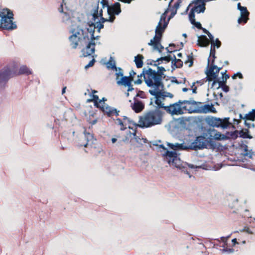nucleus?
<instances>
[{"label":"nucleus","instance_id":"4d7b16f0","mask_svg":"<svg viewBox=\"0 0 255 255\" xmlns=\"http://www.w3.org/2000/svg\"><path fill=\"white\" fill-rule=\"evenodd\" d=\"M146 70L144 68L143 69V71L142 73L140 74L142 76H143V78H144L145 76L146 75Z\"/></svg>","mask_w":255,"mask_h":255},{"label":"nucleus","instance_id":"6ab92c4d","mask_svg":"<svg viewBox=\"0 0 255 255\" xmlns=\"http://www.w3.org/2000/svg\"><path fill=\"white\" fill-rule=\"evenodd\" d=\"M118 85H124L125 86H128V92L132 91L134 90V88L131 84V81L128 77H124L122 80L118 82Z\"/></svg>","mask_w":255,"mask_h":255},{"label":"nucleus","instance_id":"cd10ccee","mask_svg":"<svg viewBox=\"0 0 255 255\" xmlns=\"http://www.w3.org/2000/svg\"><path fill=\"white\" fill-rule=\"evenodd\" d=\"M107 67L108 68H111L115 71L118 70V67H117L116 66V62L112 57H110L109 61L107 63Z\"/></svg>","mask_w":255,"mask_h":255},{"label":"nucleus","instance_id":"8fccbe9b","mask_svg":"<svg viewBox=\"0 0 255 255\" xmlns=\"http://www.w3.org/2000/svg\"><path fill=\"white\" fill-rule=\"evenodd\" d=\"M222 90L225 92H228L229 91V87L227 86L226 84L223 85L222 87H221Z\"/></svg>","mask_w":255,"mask_h":255},{"label":"nucleus","instance_id":"4be33fe9","mask_svg":"<svg viewBox=\"0 0 255 255\" xmlns=\"http://www.w3.org/2000/svg\"><path fill=\"white\" fill-rule=\"evenodd\" d=\"M115 75L116 76V80L117 83L118 85V82L122 80L125 77L123 76V69L121 68L118 67V70L116 71V73H115Z\"/></svg>","mask_w":255,"mask_h":255},{"label":"nucleus","instance_id":"a211bd4d","mask_svg":"<svg viewBox=\"0 0 255 255\" xmlns=\"http://www.w3.org/2000/svg\"><path fill=\"white\" fill-rule=\"evenodd\" d=\"M12 76L13 74L9 68L4 69L0 72V83L5 82Z\"/></svg>","mask_w":255,"mask_h":255},{"label":"nucleus","instance_id":"2f4dec72","mask_svg":"<svg viewBox=\"0 0 255 255\" xmlns=\"http://www.w3.org/2000/svg\"><path fill=\"white\" fill-rule=\"evenodd\" d=\"M183 0H178L174 4L172 7H169V11L172 12H174L175 11L176 13H177V9L180 6V4L181 3Z\"/></svg>","mask_w":255,"mask_h":255},{"label":"nucleus","instance_id":"4c0bfd02","mask_svg":"<svg viewBox=\"0 0 255 255\" xmlns=\"http://www.w3.org/2000/svg\"><path fill=\"white\" fill-rule=\"evenodd\" d=\"M135 97H139L142 99L146 98V95L143 91L138 90Z\"/></svg>","mask_w":255,"mask_h":255},{"label":"nucleus","instance_id":"69168bd1","mask_svg":"<svg viewBox=\"0 0 255 255\" xmlns=\"http://www.w3.org/2000/svg\"><path fill=\"white\" fill-rule=\"evenodd\" d=\"M97 122V120H93L92 121H91V122H90V124H91L92 125H95Z\"/></svg>","mask_w":255,"mask_h":255},{"label":"nucleus","instance_id":"ddd939ff","mask_svg":"<svg viewBox=\"0 0 255 255\" xmlns=\"http://www.w3.org/2000/svg\"><path fill=\"white\" fill-rule=\"evenodd\" d=\"M86 44V47L82 50V52L83 56L87 57L88 56H92L93 57V54H94L95 51V42L92 41L86 40L84 41L83 45Z\"/></svg>","mask_w":255,"mask_h":255},{"label":"nucleus","instance_id":"f03ea898","mask_svg":"<svg viewBox=\"0 0 255 255\" xmlns=\"http://www.w3.org/2000/svg\"><path fill=\"white\" fill-rule=\"evenodd\" d=\"M155 70L149 68L146 70V75L144 77V81L146 85L150 88L149 93L155 98V103L157 107H162L161 102H163L166 97L172 98V94L163 90L164 84L162 79Z\"/></svg>","mask_w":255,"mask_h":255},{"label":"nucleus","instance_id":"20e7f679","mask_svg":"<svg viewBox=\"0 0 255 255\" xmlns=\"http://www.w3.org/2000/svg\"><path fill=\"white\" fill-rule=\"evenodd\" d=\"M173 150H188V147L187 145L184 143H176L174 144V149ZM163 155L165 156L166 159L170 165L175 166L188 175H189V173L187 171L188 167L192 169L195 168L194 165L182 161L178 157L175 151L167 150Z\"/></svg>","mask_w":255,"mask_h":255},{"label":"nucleus","instance_id":"9b49d317","mask_svg":"<svg viewBox=\"0 0 255 255\" xmlns=\"http://www.w3.org/2000/svg\"><path fill=\"white\" fill-rule=\"evenodd\" d=\"M197 106L196 109L189 110V113H215L216 112L215 108L213 104H201L195 105Z\"/></svg>","mask_w":255,"mask_h":255},{"label":"nucleus","instance_id":"a878e982","mask_svg":"<svg viewBox=\"0 0 255 255\" xmlns=\"http://www.w3.org/2000/svg\"><path fill=\"white\" fill-rule=\"evenodd\" d=\"M244 119L250 121H254L255 120V109L247 114L244 117Z\"/></svg>","mask_w":255,"mask_h":255},{"label":"nucleus","instance_id":"58836bf2","mask_svg":"<svg viewBox=\"0 0 255 255\" xmlns=\"http://www.w3.org/2000/svg\"><path fill=\"white\" fill-rule=\"evenodd\" d=\"M189 62L190 64L189 65V67H191L193 65V58H192V56H190L189 55H188L187 56V60H186L185 61V63H187Z\"/></svg>","mask_w":255,"mask_h":255},{"label":"nucleus","instance_id":"f704fd0d","mask_svg":"<svg viewBox=\"0 0 255 255\" xmlns=\"http://www.w3.org/2000/svg\"><path fill=\"white\" fill-rule=\"evenodd\" d=\"M214 138L216 140H224L227 138V137L223 134H221L220 132H218L216 133L214 135Z\"/></svg>","mask_w":255,"mask_h":255},{"label":"nucleus","instance_id":"72a5a7b5","mask_svg":"<svg viewBox=\"0 0 255 255\" xmlns=\"http://www.w3.org/2000/svg\"><path fill=\"white\" fill-rule=\"evenodd\" d=\"M249 14H241V17L239 18L238 20V22L239 23H241L243 22L244 23H246L248 19V16Z\"/></svg>","mask_w":255,"mask_h":255},{"label":"nucleus","instance_id":"79ce46f5","mask_svg":"<svg viewBox=\"0 0 255 255\" xmlns=\"http://www.w3.org/2000/svg\"><path fill=\"white\" fill-rule=\"evenodd\" d=\"M95 62V60L94 58H93L89 62V63L86 65L85 66V68L86 69H87L88 68H89V67H92L94 63Z\"/></svg>","mask_w":255,"mask_h":255},{"label":"nucleus","instance_id":"37998d69","mask_svg":"<svg viewBox=\"0 0 255 255\" xmlns=\"http://www.w3.org/2000/svg\"><path fill=\"white\" fill-rule=\"evenodd\" d=\"M223 252H226L227 253H234V250L232 248H228L224 247V249L222 250Z\"/></svg>","mask_w":255,"mask_h":255},{"label":"nucleus","instance_id":"603ef678","mask_svg":"<svg viewBox=\"0 0 255 255\" xmlns=\"http://www.w3.org/2000/svg\"><path fill=\"white\" fill-rule=\"evenodd\" d=\"M123 121H126L127 123V125L131 124L132 122L131 120H129L128 117L126 116L124 117Z\"/></svg>","mask_w":255,"mask_h":255},{"label":"nucleus","instance_id":"423d86ee","mask_svg":"<svg viewBox=\"0 0 255 255\" xmlns=\"http://www.w3.org/2000/svg\"><path fill=\"white\" fill-rule=\"evenodd\" d=\"M162 113L159 109L150 110L139 117L137 126L147 128L159 125L162 121Z\"/></svg>","mask_w":255,"mask_h":255},{"label":"nucleus","instance_id":"412c9836","mask_svg":"<svg viewBox=\"0 0 255 255\" xmlns=\"http://www.w3.org/2000/svg\"><path fill=\"white\" fill-rule=\"evenodd\" d=\"M144 58L143 55L138 54L134 57V61L136 64L137 68H141L143 66V59Z\"/></svg>","mask_w":255,"mask_h":255},{"label":"nucleus","instance_id":"7ed1b4c3","mask_svg":"<svg viewBox=\"0 0 255 255\" xmlns=\"http://www.w3.org/2000/svg\"><path fill=\"white\" fill-rule=\"evenodd\" d=\"M169 11V8H167L161 14L160 20L155 28V34L153 39H151L148 43L149 45L153 46L154 50H156L160 53L162 52V50L164 48L163 46L160 43L162 35L167 27L169 20L176 14L175 11L171 12V14L166 20L167 14Z\"/></svg>","mask_w":255,"mask_h":255},{"label":"nucleus","instance_id":"0eeeda50","mask_svg":"<svg viewBox=\"0 0 255 255\" xmlns=\"http://www.w3.org/2000/svg\"><path fill=\"white\" fill-rule=\"evenodd\" d=\"M72 35L69 39L70 41V44L73 48H76L79 44L83 45L84 41L89 40V36L87 28L85 30L81 29L79 26L76 28H72L70 30Z\"/></svg>","mask_w":255,"mask_h":255},{"label":"nucleus","instance_id":"e433bc0d","mask_svg":"<svg viewBox=\"0 0 255 255\" xmlns=\"http://www.w3.org/2000/svg\"><path fill=\"white\" fill-rule=\"evenodd\" d=\"M173 58L172 57V55H168L166 56L160 57L159 58H158L157 59L159 62H160V61H166V63H168Z\"/></svg>","mask_w":255,"mask_h":255},{"label":"nucleus","instance_id":"f8f14e48","mask_svg":"<svg viewBox=\"0 0 255 255\" xmlns=\"http://www.w3.org/2000/svg\"><path fill=\"white\" fill-rule=\"evenodd\" d=\"M207 140L204 136H199L190 145H187L188 149L197 150L206 148Z\"/></svg>","mask_w":255,"mask_h":255},{"label":"nucleus","instance_id":"5701e85b","mask_svg":"<svg viewBox=\"0 0 255 255\" xmlns=\"http://www.w3.org/2000/svg\"><path fill=\"white\" fill-rule=\"evenodd\" d=\"M127 135L129 136V137H131V136L132 135L134 137L136 142L138 143H141V142H140V140H143L144 143L147 142V139L146 138H142V139H140L139 137L136 136L135 130H133V132H131L130 131L128 130Z\"/></svg>","mask_w":255,"mask_h":255},{"label":"nucleus","instance_id":"aec40b11","mask_svg":"<svg viewBox=\"0 0 255 255\" xmlns=\"http://www.w3.org/2000/svg\"><path fill=\"white\" fill-rule=\"evenodd\" d=\"M198 44L202 47H206L209 45V40L206 35H202L198 37Z\"/></svg>","mask_w":255,"mask_h":255},{"label":"nucleus","instance_id":"5fc2aeb1","mask_svg":"<svg viewBox=\"0 0 255 255\" xmlns=\"http://www.w3.org/2000/svg\"><path fill=\"white\" fill-rule=\"evenodd\" d=\"M171 81L172 83H175L176 84H180V83H181V82H179L178 81V80H177V79L175 77H172Z\"/></svg>","mask_w":255,"mask_h":255},{"label":"nucleus","instance_id":"49530a36","mask_svg":"<svg viewBox=\"0 0 255 255\" xmlns=\"http://www.w3.org/2000/svg\"><path fill=\"white\" fill-rule=\"evenodd\" d=\"M238 76H239V78L240 79H242L243 78L242 74L240 72H238L232 76V78L236 79Z\"/></svg>","mask_w":255,"mask_h":255},{"label":"nucleus","instance_id":"c756f323","mask_svg":"<svg viewBox=\"0 0 255 255\" xmlns=\"http://www.w3.org/2000/svg\"><path fill=\"white\" fill-rule=\"evenodd\" d=\"M19 74H26V75H29L31 74V71L26 66L23 65L21 66L19 70Z\"/></svg>","mask_w":255,"mask_h":255},{"label":"nucleus","instance_id":"393cba45","mask_svg":"<svg viewBox=\"0 0 255 255\" xmlns=\"http://www.w3.org/2000/svg\"><path fill=\"white\" fill-rule=\"evenodd\" d=\"M218 74L217 75H218ZM212 80H213V82L212 83V87H213L216 83H218V87H217V89H219L220 88H221L223 85H225L226 84V82L224 81V80H220L218 78V76L216 77V78L213 79Z\"/></svg>","mask_w":255,"mask_h":255},{"label":"nucleus","instance_id":"9d476101","mask_svg":"<svg viewBox=\"0 0 255 255\" xmlns=\"http://www.w3.org/2000/svg\"><path fill=\"white\" fill-rule=\"evenodd\" d=\"M229 118L222 119L216 117H208L206 119L207 123L210 126L216 128H221L223 129L227 128L230 123L229 122Z\"/></svg>","mask_w":255,"mask_h":255},{"label":"nucleus","instance_id":"bf43d9fd","mask_svg":"<svg viewBox=\"0 0 255 255\" xmlns=\"http://www.w3.org/2000/svg\"><path fill=\"white\" fill-rule=\"evenodd\" d=\"M221 240L222 241V242L223 243H224L225 245H226L227 244V239H226V237H221Z\"/></svg>","mask_w":255,"mask_h":255},{"label":"nucleus","instance_id":"b1692460","mask_svg":"<svg viewBox=\"0 0 255 255\" xmlns=\"http://www.w3.org/2000/svg\"><path fill=\"white\" fill-rule=\"evenodd\" d=\"M249 131L248 129H243L239 132L240 137L244 138L251 139L253 137L249 134Z\"/></svg>","mask_w":255,"mask_h":255},{"label":"nucleus","instance_id":"13d9d810","mask_svg":"<svg viewBox=\"0 0 255 255\" xmlns=\"http://www.w3.org/2000/svg\"><path fill=\"white\" fill-rule=\"evenodd\" d=\"M134 83L136 84H140L142 83V80L140 78H138L137 80L134 81Z\"/></svg>","mask_w":255,"mask_h":255},{"label":"nucleus","instance_id":"6e6d98bb","mask_svg":"<svg viewBox=\"0 0 255 255\" xmlns=\"http://www.w3.org/2000/svg\"><path fill=\"white\" fill-rule=\"evenodd\" d=\"M244 150L245 153H244V154L246 156H248V146L246 145H245L244 146Z\"/></svg>","mask_w":255,"mask_h":255},{"label":"nucleus","instance_id":"473e14b6","mask_svg":"<svg viewBox=\"0 0 255 255\" xmlns=\"http://www.w3.org/2000/svg\"><path fill=\"white\" fill-rule=\"evenodd\" d=\"M157 68V70L155 71V72L158 74H159L162 78H164L165 77L164 72L166 71V70L164 67L162 66H159V65L156 66Z\"/></svg>","mask_w":255,"mask_h":255},{"label":"nucleus","instance_id":"6e6552de","mask_svg":"<svg viewBox=\"0 0 255 255\" xmlns=\"http://www.w3.org/2000/svg\"><path fill=\"white\" fill-rule=\"evenodd\" d=\"M215 53V46L211 45L210 56L208 58V67H209V68L206 72L207 80L208 81H211L213 79L216 78L217 76V74L219 73L222 68L218 67L214 64V61L216 58Z\"/></svg>","mask_w":255,"mask_h":255},{"label":"nucleus","instance_id":"a18cd8bd","mask_svg":"<svg viewBox=\"0 0 255 255\" xmlns=\"http://www.w3.org/2000/svg\"><path fill=\"white\" fill-rule=\"evenodd\" d=\"M193 25H195L197 28L200 29L201 28H202L201 24L199 22H196L195 21V22L191 23Z\"/></svg>","mask_w":255,"mask_h":255},{"label":"nucleus","instance_id":"2eb2a0df","mask_svg":"<svg viewBox=\"0 0 255 255\" xmlns=\"http://www.w3.org/2000/svg\"><path fill=\"white\" fill-rule=\"evenodd\" d=\"M193 3L195 5L192 8L196 12L199 13L204 12L205 10V0H194Z\"/></svg>","mask_w":255,"mask_h":255},{"label":"nucleus","instance_id":"39448f33","mask_svg":"<svg viewBox=\"0 0 255 255\" xmlns=\"http://www.w3.org/2000/svg\"><path fill=\"white\" fill-rule=\"evenodd\" d=\"M160 105L162 107H157L158 109L163 108L167 113L171 116H178L183 114L185 111L192 109V108H188L187 105H195L201 104V102H196L193 100H179L178 102L170 104L169 106H165L163 102H161Z\"/></svg>","mask_w":255,"mask_h":255},{"label":"nucleus","instance_id":"864d4df0","mask_svg":"<svg viewBox=\"0 0 255 255\" xmlns=\"http://www.w3.org/2000/svg\"><path fill=\"white\" fill-rule=\"evenodd\" d=\"M247 121L248 120H246L245 121V124L246 127H247L249 128H251V126H252L253 127H254V124H251V123H248Z\"/></svg>","mask_w":255,"mask_h":255},{"label":"nucleus","instance_id":"c03bdc74","mask_svg":"<svg viewBox=\"0 0 255 255\" xmlns=\"http://www.w3.org/2000/svg\"><path fill=\"white\" fill-rule=\"evenodd\" d=\"M240 10L241 11V14H249V12L246 7L242 8Z\"/></svg>","mask_w":255,"mask_h":255},{"label":"nucleus","instance_id":"680f3d73","mask_svg":"<svg viewBox=\"0 0 255 255\" xmlns=\"http://www.w3.org/2000/svg\"><path fill=\"white\" fill-rule=\"evenodd\" d=\"M232 242L233 244V246H235V245L236 244H238V243L237 242V239L236 238L235 239H233L232 240Z\"/></svg>","mask_w":255,"mask_h":255},{"label":"nucleus","instance_id":"4468645a","mask_svg":"<svg viewBox=\"0 0 255 255\" xmlns=\"http://www.w3.org/2000/svg\"><path fill=\"white\" fill-rule=\"evenodd\" d=\"M58 10L59 12L62 14L61 16L62 21L67 24H72L71 18L72 17L71 11L66 8L64 9L62 4H61L60 7L58 8ZM71 25H73L72 24Z\"/></svg>","mask_w":255,"mask_h":255},{"label":"nucleus","instance_id":"0e129e2a","mask_svg":"<svg viewBox=\"0 0 255 255\" xmlns=\"http://www.w3.org/2000/svg\"><path fill=\"white\" fill-rule=\"evenodd\" d=\"M244 231H246L247 233H249V234H252V233H252V232H251V231H250V229H249V228H247V229H246V228H245V229H244Z\"/></svg>","mask_w":255,"mask_h":255},{"label":"nucleus","instance_id":"7c9ffc66","mask_svg":"<svg viewBox=\"0 0 255 255\" xmlns=\"http://www.w3.org/2000/svg\"><path fill=\"white\" fill-rule=\"evenodd\" d=\"M117 124L121 126L120 129L124 130L127 128V123L126 121H123L121 119L118 118L116 120Z\"/></svg>","mask_w":255,"mask_h":255},{"label":"nucleus","instance_id":"f257e3e1","mask_svg":"<svg viewBox=\"0 0 255 255\" xmlns=\"http://www.w3.org/2000/svg\"><path fill=\"white\" fill-rule=\"evenodd\" d=\"M92 7L91 13L93 16L92 19L95 21L100 18L96 22L99 32L104 27L103 24L105 22H113L115 19V15H118L121 12L119 2H117L109 5L107 0H98L92 4Z\"/></svg>","mask_w":255,"mask_h":255},{"label":"nucleus","instance_id":"c85d7f7f","mask_svg":"<svg viewBox=\"0 0 255 255\" xmlns=\"http://www.w3.org/2000/svg\"><path fill=\"white\" fill-rule=\"evenodd\" d=\"M84 133L87 142H91L92 143H93L94 141L96 140L93 133L87 132L86 130H84Z\"/></svg>","mask_w":255,"mask_h":255},{"label":"nucleus","instance_id":"338daca9","mask_svg":"<svg viewBox=\"0 0 255 255\" xmlns=\"http://www.w3.org/2000/svg\"><path fill=\"white\" fill-rule=\"evenodd\" d=\"M237 6H238V9H239V10H240L241 9H242V8L244 7V6H241L240 3H238Z\"/></svg>","mask_w":255,"mask_h":255},{"label":"nucleus","instance_id":"bb28decb","mask_svg":"<svg viewBox=\"0 0 255 255\" xmlns=\"http://www.w3.org/2000/svg\"><path fill=\"white\" fill-rule=\"evenodd\" d=\"M171 63V67L173 70L176 68H181L183 66V62L180 59H177L175 61L173 60Z\"/></svg>","mask_w":255,"mask_h":255},{"label":"nucleus","instance_id":"09e8293b","mask_svg":"<svg viewBox=\"0 0 255 255\" xmlns=\"http://www.w3.org/2000/svg\"><path fill=\"white\" fill-rule=\"evenodd\" d=\"M136 73L134 71L131 70V71H130L129 75L128 77H129V79L131 81L133 80V76Z\"/></svg>","mask_w":255,"mask_h":255},{"label":"nucleus","instance_id":"c9c22d12","mask_svg":"<svg viewBox=\"0 0 255 255\" xmlns=\"http://www.w3.org/2000/svg\"><path fill=\"white\" fill-rule=\"evenodd\" d=\"M196 11L192 8L189 12V18L190 19V21L191 23L195 22V12Z\"/></svg>","mask_w":255,"mask_h":255},{"label":"nucleus","instance_id":"3c124183","mask_svg":"<svg viewBox=\"0 0 255 255\" xmlns=\"http://www.w3.org/2000/svg\"><path fill=\"white\" fill-rule=\"evenodd\" d=\"M215 46H216L217 48H219L220 47L221 45V42L219 41V39L217 38L216 40L215 41Z\"/></svg>","mask_w":255,"mask_h":255},{"label":"nucleus","instance_id":"052dcab7","mask_svg":"<svg viewBox=\"0 0 255 255\" xmlns=\"http://www.w3.org/2000/svg\"><path fill=\"white\" fill-rule=\"evenodd\" d=\"M174 143H167L168 146L172 149H174Z\"/></svg>","mask_w":255,"mask_h":255},{"label":"nucleus","instance_id":"e2e57ef3","mask_svg":"<svg viewBox=\"0 0 255 255\" xmlns=\"http://www.w3.org/2000/svg\"><path fill=\"white\" fill-rule=\"evenodd\" d=\"M200 29H202L204 33L206 34H208L209 32H210L208 30H207L205 28L202 27V28H201Z\"/></svg>","mask_w":255,"mask_h":255},{"label":"nucleus","instance_id":"ea45409f","mask_svg":"<svg viewBox=\"0 0 255 255\" xmlns=\"http://www.w3.org/2000/svg\"><path fill=\"white\" fill-rule=\"evenodd\" d=\"M207 35L210 38V40L211 43V45H214V46H215V40H214V36H213V35L210 32H209L207 34Z\"/></svg>","mask_w":255,"mask_h":255},{"label":"nucleus","instance_id":"de8ad7c7","mask_svg":"<svg viewBox=\"0 0 255 255\" xmlns=\"http://www.w3.org/2000/svg\"><path fill=\"white\" fill-rule=\"evenodd\" d=\"M222 74V79L223 80H224V81L226 82L227 79L229 78V75L228 74H227L226 72H224Z\"/></svg>","mask_w":255,"mask_h":255},{"label":"nucleus","instance_id":"1a4fd4ad","mask_svg":"<svg viewBox=\"0 0 255 255\" xmlns=\"http://www.w3.org/2000/svg\"><path fill=\"white\" fill-rule=\"evenodd\" d=\"M93 98L95 105L98 108H100L102 111L109 117L112 116L114 115H115L116 116H119V111H118L115 108L105 105V101L107 100L105 98H103L102 100H99L97 95L93 94Z\"/></svg>","mask_w":255,"mask_h":255},{"label":"nucleus","instance_id":"f3484780","mask_svg":"<svg viewBox=\"0 0 255 255\" xmlns=\"http://www.w3.org/2000/svg\"><path fill=\"white\" fill-rule=\"evenodd\" d=\"M134 103L131 104L132 109L136 113L141 112L144 108V104L140 101L137 100L136 97L133 98Z\"/></svg>","mask_w":255,"mask_h":255},{"label":"nucleus","instance_id":"a19ab883","mask_svg":"<svg viewBox=\"0 0 255 255\" xmlns=\"http://www.w3.org/2000/svg\"><path fill=\"white\" fill-rule=\"evenodd\" d=\"M148 64L153 65L154 66H157L160 64V63L158 62V59L156 60H152L150 62L148 63Z\"/></svg>","mask_w":255,"mask_h":255},{"label":"nucleus","instance_id":"dca6fc26","mask_svg":"<svg viewBox=\"0 0 255 255\" xmlns=\"http://www.w3.org/2000/svg\"><path fill=\"white\" fill-rule=\"evenodd\" d=\"M95 23L92 22L91 23V24L89 25V27L87 28V31L88 32V35L89 36V40L92 41L93 42H95L94 41L95 40H98L99 38V36H94V32H95V28H98L97 27L96 20L95 21Z\"/></svg>","mask_w":255,"mask_h":255},{"label":"nucleus","instance_id":"774afa93","mask_svg":"<svg viewBox=\"0 0 255 255\" xmlns=\"http://www.w3.org/2000/svg\"><path fill=\"white\" fill-rule=\"evenodd\" d=\"M66 89V87H64L63 88V89L62 90V94H64L65 93Z\"/></svg>","mask_w":255,"mask_h":255}]
</instances>
